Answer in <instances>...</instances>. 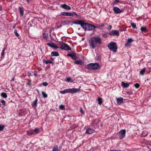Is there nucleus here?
Returning a JSON list of instances; mask_svg holds the SVG:
<instances>
[{"label": "nucleus", "instance_id": "nucleus-52", "mask_svg": "<svg viewBox=\"0 0 151 151\" xmlns=\"http://www.w3.org/2000/svg\"><path fill=\"white\" fill-rule=\"evenodd\" d=\"M68 16H70V13L68 12Z\"/></svg>", "mask_w": 151, "mask_h": 151}, {"label": "nucleus", "instance_id": "nucleus-35", "mask_svg": "<svg viewBox=\"0 0 151 151\" xmlns=\"http://www.w3.org/2000/svg\"><path fill=\"white\" fill-rule=\"evenodd\" d=\"M71 80H72V79H71V78H70V77L67 78L66 79V81H68V82H72V81H71Z\"/></svg>", "mask_w": 151, "mask_h": 151}, {"label": "nucleus", "instance_id": "nucleus-7", "mask_svg": "<svg viewBox=\"0 0 151 151\" xmlns=\"http://www.w3.org/2000/svg\"><path fill=\"white\" fill-rule=\"evenodd\" d=\"M119 32L118 30H113L110 31L109 34L111 36L116 35L118 36L119 35Z\"/></svg>", "mask_w": 151, "mask_h": 151}, {"label": "nucleus", "instance_id": "nucleus-44", "mask_svg": "<svg viewBox=\"0 0 151 151\" xmlns=\"http://www.w3.org/2000/svg\"><path fill=\"white\" fill-rule=\"evenodd\" d=\"M5 48H4L3 50H2V51L1 52V55H2V56H3V55H4V51H5Z\"/></svg>", "mask_w": 151, "mask_h": 151}, {"label": "nucleus", "instance_id": "nucleus-18", "mask_svg": "<svg viewBox=\"0 0 151 151\" xmlns=\"http://www.w3.org/2000/svg\"><path fill=\"white\" fill-rule=\"evenodd\" d=\"M19 10L20 15H21L22 16H23L24 14V11L23 10V8L20 7H19Z\"/></svg>", "mask_w": 151, "mask_h": 151}, {"label": "nucleus", "instance_id": "nucleus-55", "mask_svg": "<svg viewBox=\"0 0 151 151\" xmlns=\"http://www.w3.org/2000/svg\"><path fill=\"white\" fill-rule=\"evenodd\" d=\"M73 16V13H70V16Z\"/></svg>", "mask_w": 151, "mask_h": 151}, {"label": "nucleus", "instance_id": "nucleus-22", "mask_svg": "<svg viewBox=\"0 0 151 151\" xmlns=\"http://www.w3.org/2000/svg\"><path fill=\"white\" fill-rule=\"evenodd\" d=\"M1 96L2 97L5 98H6L7 96V94L4 92L1 93Z\"/></svg>", "mask_w": 151, "mask_h": 151}, {"label": "nucleus", "instance_id": "nucleus-10", "mask_svg": "<svg viewBox=\"0 0 151 151\" xmlns=\"http://www.w3.org/2000/svg\"><path fill=\"white\" fill-rule=\"evenodd\" d=\"M84 21L82 20H77L75 21H73V23L74 24L80 25L82 27V26L83 25Z\"/></svg>", "mask_w": 151, "mask_h": 151}, {"label": "nucleus", "instance_id": "nucleus-1", "mask_svg": "<svg viewBox=\"0 0 151 151\" xmlns=\"http://www.w3.org/2000/svg\"><path fill=\"white\" fill-rule=\"evenodd\" d=\"M58 42L59 45H60V47L57 46L55 44L53 43H48L47 44L48 46L53 48L55 50H56L57 49L59 48H60L62 50L66 51L71 50L70 47L67 44L64 43L62 41H59Z\"/></svg>", "mask_w": 151, "mask_h": 151}, {"label": "nucleus", "instance_id": "nucleus-30", "mask_svg": "<svg viewBox=\"0 0 151 151\" xmlns=\"http://www.w3.org/2000/svg\"><path fill=\"white\" fill-rule=\"evenodd\" d=\"M145 68H144L142 69L141 71H140V73L141 75H143L145 72Z\"/></svg>", "mask_w": 151, "mask_h": 151}, {"label": "nucleus", "instance_id": "nucleus-28", "mask_svg": "<svg viewBox=\"0 0 151 151\" xmlns=\"http://www.w3.org/2000/svg\"><path fill=\"white\" fill-rule=\"evenodd\" d=\"M98 103L99 104L101 105L102 103V99L100 97H99L98 99Z\"/></svg>", "mask_w": 151, "mask_h": 151}, {"label": "nucleus", "instance_id": "nucleus-16", "mask_svg": "<svg viewBox=\"0 0 151 151\" xmlns=\"http://www.w3.org/2000/svg\"><path fill=\"white\" fill-rule=\"evenodd\" d=\"M129 85V83H125L124 81L122 82V86L124 88H128Z\"/></svg>", "mask_w": 151, "mask_h": 151}, {"label": "nucleus", "instance_id": "nucleus-56", "mask_svg": "<svg viewBox=\"0 0 151 151\" xmlns=\"http://www.w3.org/2000/svg\"><path fill=\"white\" fill-rule=\"evenodd\" d=\"M27 1V3H28L29 2V0H26Z\"/></svg>", "mask_w": 151, "mask_h": 151}, {"label": "nucleus", "instance_id": "nucleus-20", "mask_svg": "<svg viewBox=\"0 0 151 151\" xmlns=\"http://www.w3.org/2000/svg\"><path fill=\"white\" fill-rule=\"evenodd\" d=\"M121 1H120L119 0H115L114 1V2L112 4V5L113 6H114L116 4H117L118 3H121Z\"/></svg>", "mask_w": 151, "mask_h": 151}, {"label": "nucleus", "instance_id": "nucleus-40", "mask_svg": "<svg viewBox=\"0 0 151 151\" xmlns=\"http://www.w3.org/2000/svg\"><path fill=\"white\" fill-rule=\"evenodd\" d=\"M15 35L17 37H19V35L17 33V31L16 30H15L14 32Z\"/></svg>", "mask_w": 151, "mask_h": 151}, {"label": "nucleus", "instance_id": "nucleus-19", "mask_svg": "<svg viewBox=\"0 0 151 151\" xmlns=\"http://www.w3.org/2000/svg\"><path fill=\"white\" fill-rule=\"evenodd\" d=\"M74 63L75 64L81 65L82 64L83 62L81 60H76Z\"/></svg>", "mask_w": 151, "mask_h": 151}, {"label": "nucleus", "instance_id": "nucleus-32", "mask_svg": "<svg viewBox=\"0 0 151 151\" xmlns=\"http://www.w3.org/2000/svg\"><path fill=\"white\" fill-rule=\"evenodd\" d=\"M59 108L60 109L62 110H63L65 109V106L63 105H59Z\"/></svg>", "mask_w": 151, "mask_h": 151}, {"label": "nucleus", "instance_id": "nucleus-33", "mask_svg": "<svg viewBox=\"0 0 151 151\" xmlns=\"http://www.w3.org/2000/svg\"><path fill=\"white\" fill-rule=\"evenodd\" d=\"M33 131H34V133H35L36 134H37L39 132L40 130L39 129L37 128Z\"/></svg>", "mask_w": 151, "mask_h": 151}, {"label": "nucleus", "instance_id": "nucleus-17", "mask_svg": "<svg viewBox=\"0 0 151 151\" xmlns=\"http://www.w3.org/2000/svg\"><path fill=\"white\" fill-rule=\"evenodd\" d=\"M51 54L52 56H58L59 55L58 53L56 51L52 52Z\"/></svg>", "mask_w": 151, "mask_h": 151}, {"label": "nucleus", "instance_id": "nucleus-26", "mask_svg": "<svg viewBox=\"0 0 151 151\" xmlns=\"http://www.w3.org/2000/svg\"><path fill=\"white\" fill-rule=\"evenodd\" d=\"M48 84V83L46 82H43L42 83L40 84L39 85L40 86H47Z\"/></svg>", "mask_w": 151, "mask_h": 151}, {"label": "nucleus", "instance_id": "nucleus-25", "mask_svg": "<svg viewBox=\"0 0 151 151\" xmlns=\"http://www.w3.org/2000/svg\"><path fill=\"white\" fill-rule=\"evenodd\" d=\"M38 101V99L36 97L35 99V100L32 104V106H36L37 105V103Z\"/></svg>", "mask_w": 151, "mask_h": 151}, {"label": "nucleus", "instance_id": "nucleus-50", "mask_svg": "<svg viewBox=\"0 0 151 151\" xmlns=\"http://www.w3.org/2000/svg\"><path fill=\"white\" fill-rule=\"evenodd\" d=\"M28 75H29V76H30L31 75V74L30 73H29V72H28Z\"/></svg>", "mask_w": 151, "mask_h": 151}, {"label": "nucleus", "instance_id": "nucleus-23", "mask_svg": "<svg viewBox=\"0 0 151 151\" xmlns=\"http://www.w3.org/2000/svg\"><path fill=\"white\" fill-rule=\"evenodd\" d=\"M58 145H55L52 147V151H58Z\"/></svg>", "mask_w": 151, "mask_h": 151}, {"label": "nucleus", "instance_id": "nucleus-51", "mask_svg": "<svg viewBox=\"0 0 151 151\" xmlns=\"http://www.w3.org/2000/svg\"><path fill=\"white\" fill-rule=\"evenodd\" d=\"M2 9V7L0 5V11H1Z\"/></svg>", "mask_w": 151, "mask_h": 151}, {"label": "nucleus", "instance_id": "nucleus-11", "mask_svg": "<svg viewBox=\"0 0 151 151\" xmlns=\"http://www.w3.org/2000/svg\"><path fill=\"white\" fill-rule=\"evenodd\" d=\"M68 56L71 57L72 59L74 60H76L77 58V57L76 54L74 52L72 53H68L67 55Z\"/></svg>", "mask_w": 151, "mask_h": 151}, {"label": "nucleus", "instance_id": "nucleus-43", "mask_svg": "<svg viewBox=\"0 0 151 151\" xmlns=\"http://www.w3.org/2000/svg\"><path fill=\"white\" fill-rule=\"evenodd\" d=\"M49 60H43V63H45L46 64H48L49 63Z\"/></svg>", "mask_w": 151, "mask_h": 151}, {"label": "nucleus", "instance_id": "nucleus-61", "mask_svg": "<svg viewBox=\"0 0 151 151\" xmlns=\"http://www.w3.org/2000/svg\"><path fill=\"white\" fill-rule=\"evenodd\" d=\"M111 151H114V150H110Z\"/></svg>", "mask_w": 151, "mask_h": 151}, {"label": "nucleus", "instance_id": "nucleus-46", "mask_svg": "<svg viewBox=\"0 0 151 151\" xmlns=\"http://www.w3.org/2000/svg\"><path fill=\"white\" fill-rule=\"evenodd\" d=\"M111 25H109L107 27V28L109 29V30L111 29Z\"/></svg>", "mask_w": 151, "mask_h": 151}, {"label": "nucleus", "instance_id": "nucleus-29", "mask_svg": "<svg viewBox=\"0 0 151 151\" xmlns=\"http://www.w3.org/2000/svg\"><path fill=\"white\" fill-rule=\"evenodd\" d=\"M48 35L47 33H45L43 34V38L44 39L47 40V38Z\"/></svg>", "mask_w": 151, "mask_h": 151}, {"label": "nucleus", "instance_id": "nucleus-54", "mask_svg": "<svg viewBox=\"0 0 151 151\" xmlns=\"http://www.w3.org/2000/svg\"><path fill=\"white\" fill-rule=\"evenodd\" d=\"M14 78H13L11 81V82H12V81H14Z\"/></svg>", "mask_w": 151, "mask_h": 151}, {"label": "nucleus", "instance_id": "nucleus-36", "mask_svg": "<svg viewBox=\"0 0 151 151\" xmlns=\"http://www.w3.org/2000/svg\"><path fill=\"white\" fill-rule=\"evenodd\" d=\"M134 86L136 88H138L139 87L140 85L139 83H137L134 84Z\"/></svg>", "mask_w": 151, "mask_h": 151}, {"label": "nucleus", "instance_id": "nucleus-57", "mask_svg": "<svg viewBox=\"0 0 151 151\" xmlns=\"http://www.w3.org/2000/svg\"><path fill=\"white\" fill-rule=\"evenodd\" d=\"M114 151H120L118 150H114Z\"/></svg>", "mask_w": 151, "mask_h": 151}, {"label": "nucleus", "instance_id": "nucleus-49", "mask_svg": "<svg viewBox=\"0 0 151 151\" xmlns=\"http://www.w3.org/2000/svg\"><path fill=\"white\" fill-rule=\"evenodd\" d=\"M34 75L35 76H37V72L36 71H35L34 72Z\"/></svg>", "mask_w": 151, "mask_h": 151}, {"label": "nucleus", "instance_id": "nucleus-34", "mask_svg": "<svg viewBox=\"0 0 151 151\" xmlns=\"http://www.w3.org/2000/svg\"><path fill=\"white\" fill-rule=\"evenodd\" d=\"M68 12H62L61 13V15L63 16H68Z\"/></svg>", "mask_w": 151, "mask_h": 151}, {"label": "nucleus", "instance_id": "nucleus-27", "mask_svg": "<svg viewBox=\"0 0 151 151\" xmlns=\"http://www.w3.org/2000/svg\"><path fill=\"white\" fill-rule=\"evenodd\" d=\"M41 93L43 97L44 98H46L47 97V95L45 92L43 91H42Z\"/></svg>", "mask_w": 151, "mask_h": 151}, {"label": "nucleus", "instance_id": "nucleus-2", "mask_svg": "<svg viewBox=\"0 0 151 151\" xmlns=\"http://www.w3.org/2000/svg\"><path fill=\"white\" fill-rule=\"evenodd\" d=\"M90 46L92 49L95 47V43H96L100 44L101 43V40L100 38L98 37H94L92 38L89 41Z\"/></svg>", "mask_w": 151, "mask_h": 151}, {"label": "nucleus", "instance_id": "nucleus-39", "mask_svg": "<svg viewBox=\"0 0 151 151\" xmlns=\"http://www.w3.org/2000/svg\"><path fill=\"white\" fill-rule=\"evenodd\" d=\"M131 25L132 27L134 29L136 27V24L134 23H131Z\"/></svg>", "mask_w": 151, "mask_h": 151}, {"label": "nucleus", "instance_id": "nucleus-6", "mask_svg": "<svg viewBox=\"0 0 151 151\" xmlns=\"http://www.w3.org/2000/svg\"><path fill=\"white\" fill-rule=\"evenodd\" d=\"M107 46L110 50L114 52H116L117 46L116 42H111L108 44Z\"/></svg>", "mask_w": 151, "mask_h": 151}, {"label": "nucleus", "instance_id": "nucleus-47", "mask_svg": "<svg viewBox=\"0 0 151 151\" xmlns=\"http://www.w3.org/2000/svg\"><path fill=\"white\" fill-rule=\"evenodd\" d=\"M80 112L82 114L84 113V111H83V110L81 108L80 109Z\"/></svg>", "mask_w": 151, "mask_h": 151}, {"label": "nucleus", "instance_id": "nucleus-3", "mask_svg": "<svg viewBox=\"0 0 151 151\" xmlns=\"http://www.w3.org/2000/svg\"><path fill=\"white\" fill-rule=\"evenodd\" d=\"M82 27L85 30H92L95 29L96 27L94 25L90 24L84 22Z\"/></svg>", "mask_w": 151, "mask_h": 151}, {"label": "nucleus", "instance_id": "nucleus-5", "mask_svg": "<svg viewBox=\"0 0 151 151\" xmlns=\"http://www.w3.org/2000/svg\"><path fill=\"white\" fill-rule=\"evenodd\" d=\"M80 91L79 88H68L65 89L62 91H60V93L61 94H64L68 93H76Z\"/></svg>", "mask_w": 151, "mask_h": 151}, {"label": "nucleus", "instance_id": "nucleus-12", "mask_svg": "<svg viewBox=\"0 0 151 151\" xmlns=\"http://www.w3.org/2000/svg\"><path fill=\"white\" fill-rule=\"evenodd\" d=\"M60 7L64 9L67 10H70L71 9V7L65 4L61 5L60 6Z\"/></svg>", "mask_w": 151, "mask_h": 151}, {"label": "nucleus", "instance_id": "nucleus-31", "mask_svg": "<svg viewBox=\"0 0 151 151\" xmlns=\"http://www.w3.org/2000/svg\"><path fill=\"white\" fill-rule=\"evenodd\" d=\"M104 23H101L99 24L97 27H96V28H100V27H104Z\"/></svg>", "mask_w": 151, "mask_h": 151}, {"label": "nucleus", "instance_id": "nucleus-58", "mask_svg": "<svg viewBox=\"0 0 151 151\" xmlns=\"http://www.w3.org/2000/svg\"><path fill=\"white\" fill-rule=\"evenodd\" d=\"M50 60H53V59H52V58H51V59Z\"/></svg>", "mask_w": 151, "mask_h": 151}, {"label": "nucleus", "instance_id": "nucleus-62", "mask_svg": "<svg viewBox=\"0 0 151 151\" xmlns=\"http://www.w3.org/2000/svg\"><path fill=\"white\" fill-rule=\"evenodd\" d=\"M1 104H0V106H1Z\"/></svg>", "mask_w": 151, "mask_h": 151}, {"label": "nucleus", "instance_id": "nucleus-42", "mask_svg": "<svg viewBox=\"0 0 151 151\" xmlns=\"http://www.w3.org/2000/svg\"><path fill=\"white\" fill-rule=\"evenodd\" d=\"M100 57L98 55H96L95 57V59L96 60H98L100 58Z\"/></svg>", "mask_w": 151, "mask_h": 151}, {"label": "nucleus", "instance_id": "nucleus-63", "mask_svg": "<svg viewBox=\"0 0 151 151\" xmlns=\"http://www.w3.org/2000/svg\"><path fill=\"white\" fill-rule=\"evenodd\" d=\"M109 151H111V150H110Z\"/></svg>", "mask_w": 151, "mask_h": 151}, {"label": "nucleus", "instance_id": "nucleus-4", "mask_svg": "<svg viewBox=\"0 0 151 151\" xmlns=\"http://www.w3.org/2000/svg\"><path fill=\"white\" fill-rule=\"evenodd\" d=\"M86 66L88 69L90 70H97L100 68L99 64L96 63H90Z\"/></svg>", "mask_w": 151, "mask_h": 151}, {"label": "nucleus", "instance_id": "nucleus-48", "mask_svg": "<svg viewBox=\"0 0 151 151\" xmlns=\"http://www.w3.org/2000/svg\"><path fill=\"white\" fill-rule=\"evenodd\" d=\"M73 15H76L77 17H78V15L75 12H73Z\"/></svg>", "mask_w": 151, "mask_h": 151}, {"label": "nucleus", "instance_id": "nucleus-37", "mask_svg": "<svg viewBox=\"0 0 151 151\" xmlns=\"http://www.w3.org/2000/svg\"><path fill=\"white\" fill-rule=\"evenodd\" d=\"M4 125L2 124L0 125V131L3 130L4 128Z\"/></svg>", "mask_w": 151, "mask_h": 151}, {"label": "nucleus", "instance_id": "nucleus-21", "mask_svg": "<svg viewBox=\"0 0 151 151\" xmlns=\"http://www.w3.org/2000/svg\"><path fill=\"white\" fill-rule=\"evenodd\" d=\"M27 134L29 135H32L34 134V131L33 130H29L27 132Z\"/></svg>", "mask_w": 151, "mask_h": 151}, {"label": "nucleus", "instance_id": "nucleus-41", "mask_svg": "<svg viewBox=\"0 0 151 151\" xmlns=\"http://www.w3.org/2000/svg\"><path fill=\"white\" fill-rule=\"evenodd\" d=\"M103 37L106 38L108 37V34L107 33H104L103 35Z\"/></svg>", "mask_w": 151, "mask_h": 151}, {"label": "nucleus", "instance_id": "nucleus-60", "mask_svg": "<svg viewBox=\"0 0 151 151\" xmlns=\"http://www.w3.org/2000/svg\"><path fill=\"white\" fill-rule=\"evenodd\" d=\"M37 93H38L39 92V91H38V90H37Z\"/></svg>", "mask_w": 151, "mask_h": 151}, {"label": "nucleus", "instance_id": "nucleus-13", "mask_svg": "<svg viewBox=\"0 0 151 151\" xmlns=\"http://www.w3.org/2000/svg\"><path fill=\"white\" fill-rule=\"evenodd\" d=\"M94 130L90 128L88 129L86 132V134H91L94 132Z\"/></svg>", "mask_w": 151, "mask_h": 151}, {"label": "nucleus", "instance_id": "nucleus-59", "mask_svg": "<svg viewBox=\"0 0 151 151\" xmlns=\"http://www.w3.org/2000/svg\"><path fill=\"white\" fill-rule=\"evenodd\" d=\"M15 27V26H14L13 27V28H14Z\"/></svg>", "mask_w": 151, "mask_h": 151}, {"label": "nucleus", "instance_id": "nucleus-9", "mask_svg": "<svg viewBox=\"0 0 151 151\" xmlns=\"http://www.w3.org/2000/svg\"><path fill=\"white\" fill-rule=\"evenodd\" d=\"M125 132L126 130L125 129L121 130L119 131V133L120 134L119 138L120 139H122L124 137Z\"/></svg>", "mask_w": 151, "mask_h": 151}, {"label": "nucleus", "instance_id": "nucleus-14", "mask_svg": "<svg viewBox=\"0 0 151 151\" xmlns=\"http://www.w3.org/2000/svg\"><path fill=\"white\" fill-rule=\"evenodd\" d=\"M123 99L122 98H118L116 99L117 104L119 105H120L123 102Z\"/></svg>", "mask_w": 151, "mask_h": 151}, {"label": "nucleus", "instance_id": "nucleus-8", "mask_svg": "<svg viewBox=\"0 0 151 151\" xmlns=\"http://www.w3.org/2000/svg\"><path fill=\"white\" fill-rule=\"evenodd\" d=\"M113 10L115 13L118 14L121 13L123 12L122 10H121L117 7H114L113 8Z\"/></svg>", "mask_w": 151, "mask_h": 151}, {"label": "nucleus", "instance_id": "nucleus-38", "mask_svg": "<svg viewBox=\"0 0 151 151\" xmlns=\"http://www.w3.org/2000/svg\"><path fill=\"white\" fill-rule=\"evenodd\" d=\"M31 81L30 80H29L26 83L27 85H28L29 86H31Z\"/></svg>", "mask_w": 151, "mask_h": 151}, {"label": "nucleus", "instance_id": "nucleus-53", "mask_svg": "<svg viewBox=\"0 0 151 151\" xmlns=\"http://www.w3.org/2000/svg\"><path fill=\"white\" fill-rule=\"evenodd\" d=\"M49 63H52V61H49Z\"/></svg>", "mask_w": 151, "mask_h": 151}, {"label": "nucleus", "instance_id": "nucleus-24", "mask_svg": "<svg viewBox=\"0 0 151 151\" xmlns=\"http://www.w3.org/2000/svg\"><path fill=\"white\" fill-rule=\"evenodd\" d=\"M140 29L141 31L143 32H146L147 31V29H146V27H142Z\"/></svg>", "mask_w": 151, "mask_h": 151}, {"label": "nucleus", "instance_id": "nucleus-45", "mask_svg": "<svg viewBox=\"0 0 151 151\" xmlns=\"http://www.w3.org/2000/svg\"><path fill=\"white\" fill-rule=\"evenodd\" d=\"M1 103H2V104L3 105H5V101L4 100H2L1 101Z\"/></svg>", "mask_w": 151, "mask_h": 151}, {"label": "nucleus", "instance_id": "nucleus-15", "mask_svg": "<svg viewBox=\"0 0 151 151\" xmlns=\"http://www.w3.org/2000/svg\"><path fill=\"white\" fill-rule=\"evenodd\" d=\"M133 41V40L132 38H129L127 39V42L125 44L126 46H129L130 43Z\"/></svg>", "mask_w": 151, "mask_h": 151}]
</instances>
